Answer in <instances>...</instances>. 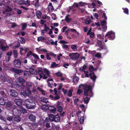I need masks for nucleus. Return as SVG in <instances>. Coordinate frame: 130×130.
I'll list each match as a JSON object with an SVG mask.
<instances>
[{
  "label": "nucleus",
  "mask_w": 130,
  "mask_h": 130,
  "mask_svg": "<svg viewBox=\"0 0 130 130\" xmlns=\"http://www.w3.org/2000/svg\"><path fill=\"white\" fill-rule=\"evenodd\" d=\"M15 82L17 83L16 86H20L21 87V88L23 89L21 92V94L22 96H26L30 95L31 92L29 89L24 86L25 85H23L25 83L24 80L23 78H20L16 80Z\"/></svg>",
  "instance_id": "f257e3e1"
},
{
  "label": "nucleus",
  "mask_w": 130,
  "mask_h": 130,
  "mask_svg": "<svg viewBox=\"0 0 130 130\" xmlns=\"http://www.w3.org/2000/svg\"><path fill=\"white\" fill-rule=\"evenodd\" d=\"M29 71L31 74L35 75H38V74L39 76V78L38 77H36V79H37L40 80L43 77V72L40 69H36L35 67H32L30 68Z\"/></svg>",
  "instance_id": "f03ea898"
},
{
  "label": "nucleus",
  "mask_w": 130,
  "mask_h": 130,
  "mask_svg": "<svg viewBox=\"0 0 130 130\" xmlns=\"http://www.w3.org/2000/svg\"><path fill=\"white\" fill-rule=\"evenodd\" d=\"M25 106L27 108L34 109L36 105L35 103L31 99L26 100L24 102Z\"/></svg>",
  "instance_id": "7ed1b4c3"
},
{
  "label": "nucleus",
  "mask_w": 130,
  "mask_h": 130,
  "mask_svg": "<svg viewBox=\"0 0 130 130\" xmlns=\"http://www.w3.org/2000/svg\"><path fill=\"white\" fill-rule=\"evenodd\" d=\"M84 93L86 96L91 97L92 95V93L90 86L85 85Z\"/></svg>",
  "instance_id": "20e7f679"
},
{
  "label": "nucleus",
  "mask_w": 130,
  "mask_h": 130,
  "mask_svg": "<svg viewBox=\"0 0 130 130\" xmlns=\"http://www.w3.org/2000/svg\"><path fill=\"white\" fill-rule=\"evenodd\" d=\"M94 70L93 67L92 66H90L89 68V71L91 72L90 73V78L94 82V81H95L96 78V76L94 74V73L92 72Z\"/></svg>",
  "instance_id": "39448f33"
},
{
  "label": "nucleus",
  "mask_w": 130,
  "mask_h": 130,
  "mask_svg": "<svg viewBox=\"0 0 130 130\" xmlns=\"http://www.w3.org/2000/svg\"><path fill=\"white\" fill-rule=\"evenodd\" d=\"M0 48L3 51L8 50V47L6 45V42L3 40L0 41Z\"/></svg>",
  "instance_id": "423d86ee"
},
{
  "label": "nucleus",
  "mask_w": 130,
  "mask_h": 130,
  "mask_svg": "<svg viewBox=\"0 0 130 130\" xmlns=\"http://www.w3.org/2000/svg\"><path fill=\"white\" fill-rule=\"evenodd\" d=\"M108 37L110 39H113L115 38V33L112 31H110L107 32L105 35V37Z\"/></svg>",
  "instance_id": "0eeeda50"
},
{
  "label": "nucleus",
  "mask_w": 130,
  "mask_h": 130,
  "mask_svg": "<svg viewBox=\"0 0 130 130\" xmlns=\"http://www.w3.org/2000/svg\"><path fill=\"white\" fill-rule=\"evenodd\" d=\"M69 56L72 60L77 59L79 57V55L77 53H70Z\"/></svg>",
  "instance_id": "6e6552de"
},
{
  "label": "nucleus",
  "mask_w": 130,
  "mask_h": 130,
  "mask_svg": "<svg viewBox=\"0 0 130 130\" xmlns=\"http://www.w3.org/2000/svg\"><path fill=\"white\" fill-rule=\"evenodd\" d=\"M43 70L45 74H43V78L45 79L47 78L48 77L50 76V72L49 70L46 68H44Z\"/></svg>",
  "instance_id": "1a4fd4ad"
},
{
  "label": "nucleus",
  "mask_w": 130,
  "mask_h": 130,
  "mask_svg": "<svg viewBox=\"0 0 130 130\" xmlns=\"http://www.w3.org/2000/svg\"><path fill=\"white\" fill-rule=\"evenodd\" d=\"M54 92L55 96L52 97V100H55L59 99L60 97L58 93L59 92H58L57 90L55 89H54Z\"/></svg>",
  "instance_id": "9d476101"
},
{
  "label": "nucleus",
  "mask_w": 130,
  "mask_h": 130,
  "mask_svg": "<svg viewBox=\"0 0 130 130\" xmlns=\"http://www.w3.org/2000/svg\"><path fill=\"white\" fill-rule=\"evenodd\" d=\"M14 66L18 68H20L21 67V62L19 60L16 59L14 61Z\"/></svg>",
  "instance_id": "9b49d317"
},
{
  "label": "nucleus",
  "mask_w": 130,
  "mask_h": 130,
  "mask_svg": "<svg viewBox=\"0 0 130 130\" xmlns=\"http://www.w3.org/2000/svg\"><path fill=\"white\" fill-rule=\"evenodd\" d=\"M19 107H18L17 108H14L13 109V112L14 115L19 116L21 115V113L19 109Z\"/></svg>",
  "instance_id": "f8f14e48"
},
{
  "label": "nucleus",
  "mask_w": 130,
  "mask_h": 130,
  "mask_svg": "<svg viewBox=\"0 0 130 130\" xmlns=\"http://www.w3.org/2000/svg\"><path fill=\"white\" fill-rule=\"evenodd\" d=\"M21 118L19 116L14 117L12 120L13 123L15 124L20 121Z\"/></svg>",
  "instance_id": "ddd939ff"
},
{
  "label": "nucleus",
  "mask_w": 130,
  "mask_h": 130,
  "mask_svg": "<svg viewBox=\"0 0 130 130\" xmlns=\"http://www.w3.org/2000/svg\"><path fill=\"white\" fill-rule=\"evenodd\" d=\"M87 68V66L86 65H84L82 69L81 68H80V70L81 71H83L85 74V76L86 77H88L89 75L88 74V72L87 71H85V70Z\"/></svg>",
  "instance_id": "4468645a"
},
{
  "label": "nucleus",
  "mask_w": 130,
  "mask_h": 130,
  "mask_svg": "<svg viewBox=\"0 0 130 130\" xmlns=\"http://www.w3.org/2000/svg\"><path fill=\"white\" fill-rule=\"evenodd\" d=\"M85 85L81 84L79 86V88L78 89L77 93L78 94H80L82 93V90L84 88Z\"/></svg>",
  "instance_id": "2eb2a0df"
},
{
  "label": "nucleus",
  "mask_w": 130,
  "mask_h": 130,
  "mask_svg": "<svg viewBox=\"0 0 130 130\" xmlns=\"http://www.w3.org/2000/svg\"><path fill=\"white\" fill-rule=\"evenodd\" d=\"M10 95L13 96H16L18 95V93L14 90L11 89L10 90Z\"/></svg>",
  "instance_id": "dca6fc26"
},
{
  "label": "nucleus",
  "mask_w": 130,
  "mask_h": 130,
  "mask_svg": "<svg viewBox=\"0 0 130 130\" xmlns=\"http://www.w3.org/2000/svg\"><path fill=\"white\" fill-rule=\"evenodd\" d=\"M37 89L41 92L42 95H45L47 94V93L45 91L43 90L41 87H38Z\"/></svg>",
  "instance_id": "f3484780"
},
{
  "label": "nucleus",
  "mask_w": 130,
  "mask_h": 130,
  "mask_svg": "<svg viewBox=\"0 0 130 130\" xmlns=\"http://www.w3.org/2000/svg\"><path fill=\"white\" fill-rule=\"evenodd\" d=\"M11 71L14 72L15 74H18L22 72L23 71L22 70L16 69H15L12 68L11 69Z\"/></svg>",
  "instance_id": "a211bd4d"
},
{
  "label": "nucleus",
  "mask_w": 130,
  "mask_h": 130,
  "mask_svg": "<svg viewBox=\"0 0 130 130\" xmlns=\"http://www.w3.org/2000/svg\"><path fill=\"white\" fill-rule=\"evenodd\" d=\"M70 15L68 14L65 17V20L66 21L67 23H69L72 20V19L70 17Z\"/></svg>",
  "instance_id": "6ab92c4d"
},
{
  "label": "nucleus",
  "mask_w": 130,
  "mask_h": 130,
  "mask_svg": "<svg viewBox=\"0 0 130 130\" xmlns=\"http://www.w3.org/2000/svg\"><path fill=\"white\" fill-rule=\"evenodd\" d=\"M14 102L15 104L18 105H20L22 104V102L21 100L16 99L15 100Z\"/></svg>",
  "instance_id": "aec40b11"
},
{
  "label": "nucleus",
  "mask_w": 130,
  "mask_h": 130,
  "mask_svg": "<svg viewBox=\"0 0 130 130\" xmlns=\"http://www.w3.org/2000/svg\"><path fill=\"white\" fill-rule=\"evenodd\" d=\"M40 100L41 101L46 103H47L48 101V99L44 97L41 98H40Z\"/></svg>",
  "instance_id": "412c9836"
},
{
  "label": "nucleus",
  "mask_w": 130,
  "mask_h": 130,
  "mask_svg": "<svg viewBox=\"0 0 130 130\" xmlns=\"http://www.w3.org/2000/svg\"><path fill=\"white\" fill-rule=\"evenodd\" d=\"M11 113H9V114L7 116V119L9 121H12V120L13 119V116L12 115H11Z\"/></svg>",
  "instance_id": "4be33fe9"
},
{
  "label": "nucleus",
  "mask_w": 130,
  "mask_h": 130,
  "mask_svg": "<svg viewBox=\"0 0 130 130\" xmlns=\"http://www.w3.org/2000/svg\"><path fill=\"white\" fill-rule=\"evenodd\" d=\"M29 118L31 121H35L36 120L35 116L32 114H30L29 116Z\"/></svg>",
  "instance_id": "5701e85b"
},
{
  "label": "nucleus",
  "mask_w": 130,
  "mask_h": 130,
  "mask_svg": "<svg viewBox=\"0 0 130 130\" xmlns=\"http://www.w3.org/2000/svg\"><path fill=\"white\" fill-rule=\"evenodd\" d=\"M36 50H37L38 51H39L40 52H42L46 53L47 52V50L45 49L41 48V47H39V48H36Z\"/></svg>",
  "instance_id": "b1692460"
},
{
  "label": "nucleus",
  "mask_w": 130,
  "mask_h": 130,
  "mask_svg": "<svg viewBox=\"0 0 130 130\" xmlns=\"http://www.w3.org/2000/svg\"><path fill=\"white\" fill-rule=\"evenodd\" d=\"M19 109L20 111H22L23 113H26L27 112V110L24 108L22 107H19Z\"/></svg>",
  "instance_id": "393cba45"
},
{
  "label": "nucleus",
  "mask_w": 130,
  "mask_h": 130,
  "mask_svg": "<svg viewBox=\"0 0 130 130\" xmlns=\"http://www.w3.org/2000/svg\"><path fill=\"white\" fill-rule=\"evenodd\" d=\"M91 29L90 28L87 33V35H89L91 37H93L94 36V33L91 32Z\"/></svg>",
  "instance_id": "a878e982"
},
{
  "label": "nucleus",
  "mask_w": 130,
  "mask_h": 130,
  "mask_svg": "<svg viewBox=\"0 0 130 130\" xmlns=\"http://www.w3.org/2000/svg\"><path fill=\"white\" fill-rule=\"evenodd\" d=\"M73 91V88H71L70 90H69L67 93V95L69 97H71L72 96V92Z\"/></svg>",
  "instance_id": "bb28decb"
},
{
  "label": "nucleus",
  "mask_w": 130,
  "mask_h": 130,
  "mask_svg": "<svg viewBox=\"0 0 130 130\" xmlns=\"http://www.w3.org/2000/svg\"><path fill=\"white\" fill-rule=\"evenodd\" d=\"M71 48L74 51H77V46L75 45H71Z\"/></svg>",
  "instance_id": "cd10ccee"
},
{
  "label": "nucleus",
  "mask_w": 130,
  "mask_h": 130,
  "mask_svg": "<svg viewBox=\"0 0 130 130\" xmlns=\"http://www.w3.org/2000/svg\"><path fill=\"white\" fill-rule=\"evenodd\" d=\"M54 120L56 122H59L60 120V118L58 115L55 116L54 117Z\"/></svg>",
  "instance_id": "c85d7f7f"
},
{
  "label": "nucleus",
  "mask_w": 130,
  "mask_h": 130,
  "mask_svg": "<svg viewBox=\"0 0 130 130\" xmlns=\"http://www.w3.org/2000/svg\"><path fill=\"white\" fill-rule=\"evenodd\" d=\"M41 108L44 110H47L49 108V107L46 105H44L42 106Z\"/></svg>",
  "instance_id": "c756f323"
},
{
  "label": "nucleus",
  "mask_w": 130,
  "mask_h": 130,
  "mask_svg": "<svg viewBox=\"0 0 130 130\" xmlns=\"http://www.w3.org/2000/svg\"><path fill=\"white\" fill-rule=\"evenodd\" d=\"M41 15V13L40 11H38L36 12V15L37 17L39 19H40Z\"/></svg>",
  "instance_id": "7c9ffc66"
},
{
  "label": "nucleus",
  "mask_w": 130,
  "mask_h": 130,
  "mask_svg": "<svg viewBox=\"0 0 130 130\" xmlns=\"http://www.w3.org/2000/svg\"><path fill=\"white\" fill-rule=\"evenodd\" d=\"M23 4L26 5L27 6H29L30 5V1L29 0H27L26 1H22Z\"/></svg>",
  "instance_id": "2f4dec72"
},
{
  "label": "nucleus",
  "mask_w": 130,
  "mask_h": 130,
  "mask_svg": "<svg viewBox=\"0 0 130 130\" xmlns=\"http://www.w3.org/2000/svg\"><path fill=\"white\" fill-rule=\"evenodd\" d=\"M6 103L5 100L3 98L0 99V104L1 105L5 104Z\"/></svg>",
  "instance_id": "473e14b6"
},
{
  "label": "nucleus",
  "mask_w": 130,
  "mask_h": 130,
  "mask_svg": "<svg viewBox=\"0 0 130 130\" xmlns=\"http://www.w3.org/2000/svg\"><path fill=\"white\" fill-rule=\"evenodd\" d=\"M24 83H25L24 84H23V85H25L24 86H25L24 84H25V83L26 86V87L28 88V87H31L33 85V84H32L30 83L25 82L24 81Z\"/></svg>",
  "instance_id": "72a5a7b5"
},
{
  "label": "nucleus",
  "mask_w": 130,
  "mask_h": 130,
  "mask_svg": "<svg viewBox=\"0 0 130 130\" xmlns=\"http://www.w3.org/2000/svg\"><path fill=\"white\" fill-rule=\"evenodd\" d=\"M47 81L48 82V86L49 87H50L51 88H52V86H51V83H50V82H48L50 81L53 82V79L52 78L48 79L47 80Z\"/></svg>",
  "instance_id": "f704fd0d"
},
{
  "label": "nucleus",
  "mask_w": 130,
  "mask_h": 130,
  "mask_svg": "<svg viewBox=\"0 0 130 130\" xmlns=\"http://www.w3.org/2000/svg\"><path fill=\"white\" fill-rule=\"evenodd\" d=\"M50 120L52 121H54V116L53 115L50 114L49 116Z\"/></svg>",
  "instance_id": "c9c22d12"
},
{
  "label": "nucleus",
  "mask_w": 130,
  "mask_h": 130,
  "mask_svg": "<svg viewBox=\"0 0 130 130\" xmlns=\"http://www.w3.org/2000/svg\"><path fill=\"white\" fill-rule=\"evenodd\" d=\"M45 40L43 37L42 36L38 38V41H43Z\"/></svg>",
  "instance_id": "e433bc0d"
},
{
  "label": "nucleus",
  "mask_w": 130,
  "mask_h": 130,
  "mask_svg": "<svg viewBox=\"0 0 130 130\" xmlns=\"http://www.w3.org/2000/svg\"><path fill=\"white\" fill-rule=\"evenodd\" d=\"M102 28H100V30L103 32H105L107 29V26L106 25H105L102 26Z\"/></svg>",
  "instance_id": "4c0bfd02"
},
{
  "label": "nucleus",
  "mask_w": 130,
  "mask_h": 130,
  "mask_svg": "<svg viewBox=\"0 0 130 130\" xmlns=\"http://www.w3.org/2000/svg\"><path fill=\"white\" fill-rule=\"evenodd\" d=\"M77 115L78 117H80L81 116H82V117L84 116L83 113H81V112L80 111H79L77 112Z\"/></svg>",
  "instance_id": "58836bf2"
},
{
  "label": "nucleus",
  "mask_w": 130,
  "mask_h": 130,
  "mask_svg": "<svg viewBox=\"0 0 130 130\" xmlns=\"http://www.w3.org/2000/svg\"><path fill=\"white\" fill-rule=\"evenodd\" d=\"M51 107L52 108L50 109V111L51 112H52V113H54L55 112V111H56V108H55L54 107Z\"/></svg>",
  "instance_id": "ea45409f"
},
{
  "label": "nucleus",
  "mask_w": 130,
  "mask_h": 130,
  "mask_svg": "<svg viewBox=\"0 0 130 130\" xmlns=\"http://www.w3.org/2000/svg\"><path fill=\"white\" fill-rule=\"evenodd\" d=\"M50 42L52 45H54V44L56 45H57V41H55V42H54L52 39H51L50 40Z\"/></svg>",
  "instance_id": "a19ab883"
},
{
  "label": "nucleus",
  "mask_w": 130,
  "mask_h": 130,
  "mask_svg": "<svg viewBox=\"0 0 130 130\" xmlns=\"http://www.w3.org/2000/svg\"><path fill=\"white\" fill-rule=\"evenodd\" d=\"M89 100V98L88 97H86L84 99V102L85 103L87 104L88 103Z\"/></svg>",
  "instance_id": "79ce46f5"
},
{
  "label": "nucleus",
  "mask_w": 130,
  "mask_h": 130,
  "mask_svg": "<svg viewBox=\"0 0 130 130\" xmlns=\"http://www.w3.org/2000/svg\"><path fill=\"white\" fill-rule=\"evenodd\" d=\"M84 116L81 117L79 120L80 122V124H82L84 122Z\"/></svg>",
  "instance_id": "37998d69"
},
{
  "label": "nucleus",
  "mask_w": 130,
  "mask_h": 130,
  "mask_svg": "<svg viewBox=\"0 0 130 130\" xmlns=\"http://www.w3.org/2000/svg\"><path fill=\"white\" fill-rule=\"evenodd\" d=\"M12 10L11 8L9 6L7 7L5 11H3V13H5L6 12H9L11 11Z\"/></svg>",
  "instance_id": "c03bdc74"
},
{
  "label": "nucleus",
  "mask_w": 130,
  "mask_h": 130,
  "mask_svg": "<svg viewBox=\"0 0 130 130\" xmlns=\"http://www.w3.org/2000/svg\"><path fill=\"white\" fill-rule=\"evenodd\" d=\"M79 78L77 77H75L73 78V82L74 83L77 82L79 80Z\"/></svg>",
  "instance_id": "a18cd8bd"
},
{
  "label": "nucleus",
  "mask_w": 130,
  "mask_h": 130,
  "mask_svg": "<svg viewBox=\"0 0 130 130\" xmlns=\"http://www.w3.org/2000/svg\"><path fill=\"white\" fill-rule=\"evenodd\" d=\"M78 5H79L77 3H74L73 6H72V7H69V10L68 11V12H69L71 10V9L72 8V7L74 6L77 7H78Z\"/></svg>",
  "instance_id": "49530a36"
},
{
  "label": "nucleus",
  "mask_w": 130,
  "mask_h": 130,
  "mask_svg": "<svg viewBox=\"0 0 130 130\" xmlns=\"http://www.w3.org/2000/svg\"><path fill=\"white\" fill-rule=\"evenodd\" d=\"M13 54L15 58H16L18 56V53L17 51L14 50L13 51Z\"/></svg>",
  "instance_id": "de8ad7c7"
},
{
  "label": "nucleus",
  "mask_w": 130,
  "mask_h": 130,
  "mask_svg": "<svg viewBox=\"0 0 130 130\" xmlns=\"http://www.w3.org/2000/svg\"><path fill=\"white\" fill-rule=\"evenodd\" d=\"M58 65V64H56L55 62H53L52 63L51 67L52 68L56 67Z\"/></svg>",
  "instance_id": "09e8293b"
},
{
  "label": "nucleus",
  "mask_w": 130,
  "mask_h": 130,
  "mask_svg": "<svg viewBox=\"0 0 130 130\" xmlns=\"http://www.w3.org/2000/svg\"><path fill=\"white\" fill-rule=\"evenodd\" d=\"M6 107H10L12 106V104L10 102H8L6 103Z\"/></svg>",
  "instance_id": "8fccbe9b"
},
{
  "label": "nucleus",
  "mask_w": 130,
  "mask_h": 130,
  "mask_svg": "<svg viewBox=\"0 0 130 130\" xmlns=\"http://www.w3.org/2000/svg\"><path fill=\"white\" fill-rule=\"evenodd\" d=\"M57 107V110L58 111L61 112L62 111L63 108L61 106Z\"/></svg>",
  "instance_id": "3c124183"
},
{
  "label": "nucleus",
  "mask_w": 130,
  "mask_h": 130,
  "mask_svg": "<svg viewBox=\"0 0 130 130\" xmlns=\"http://www.w3.org/2000/svg\"><path fill=\"white\" fill-rule=\"evenodd\" d=\"M20 41L22 44H24L25 42V40L23 38H20Z\"/></svg>",
  "instance_id": "603ef678"
},
{
  "label": "nucleus",
  "mask_w": 130,
  "mask_h": 130,
  "mask_svg": "<svg viewBox=\"0 0 130 130\" xmlns=\"http://www.w3.org/2000/svg\"><path fill=\"white\" fill-rule=\"evenodd\" d=\"M0 78L1 79L3 82H5L7 80V78L3 75H1V76Z\"/></svg>",
  "instance_id": "864d4df0"
},
{
  "label": "nucleus",
  "mask_w": 130,
  "mask_h": 130,
  "mask_svg": "<svg viewBox=\"0 0 130 130\" xmlns=\"http://www.w3.org/2000/svg\"><path fill=\"white\" fill-rule=\"evenodd\" d=\"M17 45L15 46H13L12 47V48L13 49H15L19 47L20 45V43L19 42H17Z\"/></svg>",
  "instance_id": "5fc2aeb1"
},
{
  "label": "nucleus",
  "mask_w": 130,
  "mask_h": 130,
  "mask_svg": "<svg viewBox=\"0 0 130 130\" xmlns=\"http://www.w3.org/2000/svg\"><path fill=\"white\" fill-rule=\"evenodd\" d=\"M101 25L102 26H103L105 25H106V23L105 20H104L101 22Z\"/></svg>",
  "instance_id": "6e6d98bb"
},
{
  "label": "nucleus",
  "mask_w": 130,
  "mask_h": 130,
  "mask_svg": "<svg viewBox=\"0 0 130 130\" xmlns=\"http://www.w3.org/2000/svg\"><path fill=\"white\" fill-rule=\"evenodd\" d=\"M79 100V99L77 98L76 97L75 98V99H74V104L76 105H77V103Z\"/></svg>",
  "instance_id": "4d7b16f0"
},
{
  "label": "nucleus",
  "mask_w": 130,
  "mask_h": 130,
  "mask_svg": "<svg viewBox=\"0 0 130 130\" xmlns=\"http://www.w3.org/2000/svg\"><path fill=\"white\" fill-rule=\"evenodd\" d=\"M79 6H84L87 5V4L85 3L80 2L78 3Z\"/></svg>",
  "instance_id": "13d9d810"
},
{
  "label": "nucleus",
  "mask_w": 130,
  "mask_h": 130,
  "mask_svg": "<svg viewBox=\"0 0 130 130\" xmlns=\"http://www.w3.org/2000/svg\"><path fill=\"white\" fill-rule=\"evenodd\" d=\"M123 9L124 10V13L128 14V10L127 8H123Z\"/></svg>",
  "instance_id": "bf43d9fd"
},
{
  "label": "nucleus",
  "mask_w": 130,
  "mask_h": 130,
  "mask_svg": "<svg viewBox=\"0 0 130 130\" xmlns=\"http://www.w3.org/2000/svg\"><path fill=\"white\" fill-rule=\"evenodd\" d=\"M95 56L96 57H97L98 58H99L101 57V55L100 53H97L95 55Z\"/></svg>",
  "instance_id": "052dcab7"
},
{
  "label": "nucleus",
  "mask_w": 130,
  "mask_h": 130,
  "mask_svg": "<svg viewBox=\"0 0 130 130\" xmlns=\"http://www.w3.org/2000/svg\"><path fill=\"white\" fill-rule=\"evenodd\" d=\"M84 21V23L86 24H88L90 22V21L89 20H87L86 19H85Z\"/></svg>",
  "instance_id": "680f3d73"
},
{
  "label": "nucleus",
  "mask_w": 130,
  "mask_h": 130,
  "mask_svg": "<svg viewBox=\"0 0 130 130\" xmlns=\"http://www.w3.org/2000/svg\"><path fill=\"white\" fill-rule=\"evenodd\" d=\"M39 1L38 0H36L35 1V6L36 7H38L39 6Z\"/></svg>",
  "instance_id": "e2e57ef3"
},
{
  "label": "nucleus",
  "mask_w": 130,
  "mask_h": 130,
  "mask_svg": "<svg viewBox=\"0 0 130 130\" xmlns=\"http://www.w3.org/2000/svg\"><path fill=\"white\" fill-rule=\"evenodd\" d=\"M97 45L98 46H100L102 44V42L101 41L98 40L97 42Z\"/></svg>",
  "instance_id": "0e129e2a"
},
{
  "label": "nucleus",
  "mask_w": 130,
  "mask_h": 130,
  "mask_svg": "<svg viewBox=\"0 0 130 130\" xmlns=\"http://www.w3.org/2000/svg\"><path fill=\"white\" fill-rule=\"evenodd\" d=\"M32 55L36 59H39V57L38 55L37 54H33Z\"/></svg>",
  "instance_id": "69168bd1"
},
{
  "label": "nucleus",
  "mask_w": 130,
  "mask_h": 130,
  "mask_svg": "<svg viewBox=\"0 0 130 130\" xmlns=\"http://www.w3.org/2000/svg\"><path fill=\"white\" fill-rule=\"evenodd\" d=\"M98 37L100 39H103L104 37V36L103 35H98Z\"/></svg>",
  "instance_id": "338daca9"
},
{
  "label": "nucleus",
  "mask_w": 130,
  "mask_h": 130,
  "mask_svg": "<svg viewBox=\"0 0 130 130\" xmlns=\"http://www.w3.org/2000/svg\"><path fill=\"white\" fill-rule=\"evenodd\" d=\"M48 8L50 11H52L54 9V8L52 6H48Z\"/></svg>",
  "instance_id": "774afa93"
}]
</instances>
